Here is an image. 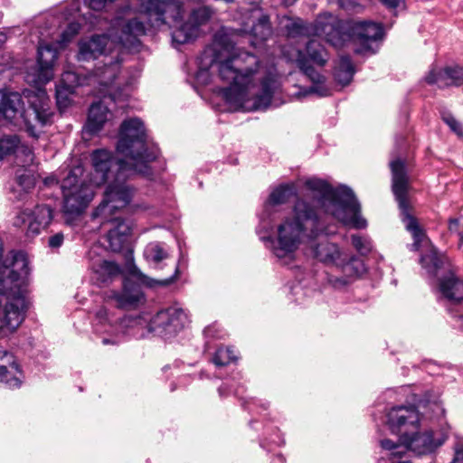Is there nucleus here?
Wrapping results in <instances>:
<instances>
[{
	"mask_svg": "<svg viewBox=\"0 0 463 463\" xmlns=\"http://www.w3.org/2000/svg\"><path fill=\"white\" fill-rule=\"evenodd\" d=\"M117 151L125 159H117L105 149L95 150L91 154L92 166L95 168L92 182L96 185L109 183L104 198L95 209L94 217H100L103 222H110L109 232L130 235L131 225L125 220L110 215L116 210L126 207L132 200L135 189L127 179L134 175L147 178L153 176L150 163L158 156V149L150 144L143 122L133 118L122 122L117 143Z\"/></svg>",
	"mask_w": 463,
	"mask_h": 463,
	"instance_id": "obj_1",
	"label": "nucleus"
},
{
	"mask_svg": "<svg viewBox=\"0 0 463 463\" xmlns=\"http://www.w3.org/2000/svg\"><path fill=\"white\" fill-rule=\"evenodd\" d=\"M77 76L75 73L66 71L62 74L61 82L58 85L56 90L57 105L61 108H66L69 104V94H71L74 90L73 83H76Z\"/></svg>",
	"mask_w": 463,
	"mask_h": 463,
	"instance_id": "obj_29",
	"label": "nucleus"
},
{
	"mask_svg": "<svg viewBox=\"0 0 463 463\" xmlns=\"http://www.w3.org/2000/svg\"><path fill=\"white\" fill-rule=\"evenodd\" d=\"M7 279L14 283L8 291L0 290V338L14 332L25 317L28 302L24 288L29 275V267L24 252H14L10 265H5Z\"/></svg>",
	"mask_w": 463,
	"mask_h": 463,
	"instance_id": "obj_5",
	"label": "nucleus"
},
{
	"mask_svg": "<svg viewBox=\"0 0 463 463\" xmlns=\"http://www.w3.org/2000/svg\"><path fill=\"white\" fill-rule=\"evenodd\" d=\"M58 184H59V181L55 176L52 175V176L46 177L43 180V187L40 188L41 189L40 198L43 199V198L51 197L52 195V194L49 193L47 190L49 188L52 187L53 185H58Z\"/></svg>",
	"mask_w": 463,
	"mask_h": 463,
	"instance_id": "obj_41",
	"label": "nucleus"
},
{
	"mask_svg": "<svg viewBox=\"0 0 463 463\" xmlns=\"http://www.w3.org/2000/svg\"><path fill=\"white\" fill-rule=\"evenodd\" d=\"M261 0H249L251 5H258Z\"/></svg>",
	"mask_w": 463,
	"mask_h": 463,
	"instance_id": "obj_55",
	"label": "nucleus"
},
{
	"mask_svg": "<svg viewBox=\"0 0 463 463\" xmlns=\"http://www.w3.org/2000/svg\"><path fill=\"white\" fill-rule=\"evenodd\" d=\"M131 278H126L121 292L111 291L107 298L112 299L116 307L121 309H135L145 303V294L141 285L154 287L156 285L167 286L175 281L178 274V267H175L174 274L165 279L156 280L143 274L137 267L131 271Z\"/></svg>",
	"mask_w": 463,
	"mask_h": 463,
	"instance_id": "obj_9",
	"label": "nucleus"
},
{
	"mask_svg": "<svg viewBox=\"0 0 463 463\" xmlns=\"http://www.w3.org/2000/svg\"><path fill=\"white\" fill-rule=\"evenodd\" d=\"M442 120L449 127L458 137L463 138V125L450 113H443Z\"/></svg>",
	"mask_w": 463,
	"mask_h": 463,
	"instance_id": "obj_38",
	"label": "nucleus"
},
{
	"mask_svg": "<svg viewBox=\"0 0 463 463\" xmlns=\"http://www.w3.org/2000/svg\"><path fill=\"white\" fill-rule=\"evenodd\" d=\"M142 5L151 27L179 23L183 16V5L178 0H146Z\"/></svg>",
	"mask_w": 463,
	"mask_h": 463,
	"instance_id": "obj_14",
	"label": "nucleus"
},
{
	"mask_svg": "<svg viewBox=\"0 0 463 463\" xmlns=\"http://www.w3.org/2000/svg\"><path fill=\"white\" fill-rule=\"evenodd\" d=\"M82 173L83 169L80 165L75 166L69 172L61 185L63 194V212L71 217L79 216L85 211L94 196L92 185L97 186L92 182L94 167L90 177L91 184L80 180Z\"/></svg>",
	"mask_w": 463,
	"mask_h": 463,
	"instance_id": "obj_10",
	"label": "nucleus"
},
{
	"mask_svg": "<svg viewBox=\"0 0 463 463\" xmlns=\"http://www.w3.org/2000/svg\"><path fill=\"white\" fill-rule=\"evenodd\" d=\"M188 323V317L184 309L176 307H171L161 310L152 318L149 324V330L156 335L169 338Z\"/></svg>",
	"mask_w": 463,
	"mask_h": 463,
	"instance_id": "obj_15",
	"label": "nucleus"
},
{
	"mask_svg": "<svg viewBox=\"0 0 463 463\" xmlns=\"http://www.w3.org/2000/svg\"><path fill=\"white\" fill-rule=\"evenodd\" d=\"M108 241L109 243V247L113 251H120L128 241V235H121L117 233L116 232H108Z\"/></svg>",
	"mask_w": 463,
	"mask_h": 463,
	"instance_id": "obj_36",
	"label": "nucleus"
},
{
	"mask_svg": "<svg viewBox=\"0 0 463 463\" xmlns=\"http://www.w3.org/2000/svg\"><path fill=\"white\" fill-rule=\"evenodd\" d=\"M144 256L156 269H161V262L169 258L167 250L158 241L148 243L145 248Z\"/></svg>",
	"mask_w": 463,
	"mask_h": 463,
	"instance_id": "obj_30",
	"label": "nucleus"
},
{
	"mask_svg": "<svg viewBox=\"0 0 463 463\" xmlns=\"http://www.w3.org/2000/svg\"><path fill=\"white\" fill-rule=\"evenodd\" d=\"M390 167L392 171V192L398 202L402 222L413 238L411 250H420V262L421 266L429 273L436 274L444 263V257L439 254L416 218L411 213V205L408 200L410 184L405 162L400 158L392 160L390 162Z\"/></svg>",
	"mask_w": 463,
	"mask_h": 463,
	"instance_id": "obj_4",
	"label": "nucleus"
},
{
	"mask_svg": "<svg viewBox=\"0 0 463 463\" xmlns=\"http://www.w3.org/2000/svg\"><path fill=\"white\" fill-rule=\"evenodd\" d=\"M27 98L29 107L24 109L19 93L11 92L2 95L0 112L13 125L19 128L25 127L30 135L36 137L35 128L50 124L54 113L51 99L44 90L30 91Z\"/></svg>",
	"mask_w": 463,
	"mask_h": 463,
	"instance_id": "obj_6",
	"label": "nucleus"
},
{
	"mask_svg": "<svg viewBox=\"0 0 463 463\" xmlns=\"http://www.w3.org/2000/svg\"><path fill=\"white\" fill-rule=\"evenodd\" d=\"M265 31L266 30H264V27H262V26H260L259 30H257V31L253 30V28L251 29L253 35L261 41L267 40L268 37L271 34V33H266Z\"/></svg>",
	"mask_w": 463,
	"mask_h": 463,
	"instance_id": "obj_49",
	"label": "nucleus"
},
{
	"mask_svg": "<svg viewBox=\"0 0 463 463\" xmlns=\"http://www.w3.org/2000/svg\"><path fill=\"white\" fill-rule=\"evenodd\" d=\"M391 454V463H410V461L408 459H404L403 458V454H396L394 452H396L398 449H388Z\"/></svg>",
	"mask_w": 463,
	"mask_h": 463,
	"instance_id": "obj_48",
	"label": "nucleus"
},
{
	"mask_svg": "<svg viewBox=\"0 0 463 463\" xmlns=\"http://www.w3.org/2000/svg\"><path fill=\"white\" fill-rule=\"evenodd\" d=\"M57 50L49 43H40L38 46L37 63L32 75L35 84H45L53 77V64L57 59Z\"/></svg>",
	"mask_w": 463,
	"mask_h": 463,
	"instance_id": "obj_18",
	"label": "nucleus"
},
{
	"mask_svg": "<svg viewBox=\"0 0 463 463\" xmlns=\"http://www.w3.org/2000/svg\"><path fill=\"white\" fill-rule=\"evenodd\" d=\"M339 262L340 265L335 266L353 282L366 271L365 265L360 258L354 256L347 258V256L343 253Z\"/></svg>",
	"mask_w": 463,
	"mask_h": 463,
	"instance_id": "obj_28",
	"label": "nucleus"
},
{
	"mask_svg": "<svg viewBox=\"0 0 463 463\" xmlns=\"http://www.w3.org/2000/svg\"><path fill=\"white\" fill-rule=\"evenodd\" d=\"M324 232L315 206L305 199H298L292 214L277 225L275 237L260 235V238L278 259L292 260L305 240L314 239Z\"/></svg>",
	"mask_w": 463,
	"mask_h": 463,
	"instance_id": "obj_3",
	"label": "nucleus"
},
{
	"mask_svg": "<svg viewBox=\"0 0 463 463\" xmlns=\"http://www.w3.org/2000/svg\"><path fill=\"white\" fill-rule=\"evenodd\" d=\"M335 16L331 14H323L317 16L314 23H307L301 19L290 22L286 25L288 34L296 36H319L323 37L329 44H337L340 38L334 34L335 32Z\"/></svg>",
	"mask_w": 463,
	"mask_h": 463,
	"instance_id": "obj_13",
	"label": "nucleus"
},
{
	"mask_svg": "<svg viewBox=\"0 0 463 463\" xmlns=\"http://www.w3.org/2000/svg\"><path fill=\"white\" fill-rule=\"evenodd\" d=\"M329 284L335 289H344L348 285L353 283L344 274L342 276H335L330 275L327 279Z\"/></svg>",
	"mask_w": 463,
	"mask_h": 463,
	"instance_id": "obj_40",
	"label": "nucleus"
},
{
	"mask_svg": "<svg viewBox=\"0 0 463 463\" xmlns=\"http://www.w3.org/2000/svg\"><path fill=\"white\" fill-rule=\"evenodd\" d=\"M117 28L108 34L93 35L89 40L80 43L78 60L90 61L105 55L107 50L114 52L118 49H136L139 46V37L146 33L143 22L137 18L128 21L117 18Z\"/></svg>",
	"mask_w": 463,
	"mask_h": 463,
	"instance_id": "obj_8",
	"label": "nucleus"
},
{
	"mask_svg": "<svg viewBox=\"0 0 463 463\" xmlns=\"http://www.w3.org/2000/svg\"><path fill=\"white\" fill-rule=\"evenodd\" d=\"M449 231L458 236L459 242H463V227L458 219H450L449 222Z\"/></svg>",
	"mask_w": 463,
	"mask_h": 463,
	"instance_id": "obj_42",
	"label": "nucleus"
},
{
	"mask_svg": "<svg viewBox=\"0 0 463 463\" xmlns=\"http://www.w3.org/2000/svg\"><path fill=\"white\" fill-rule=\"evenodd\" d=\"M305 185L334 218L356 229L366 227L367 222L361 216L360 204L350 188L345 185L334 188L327 182L317 178L307 180Z\"/></svg>",
	"mask_w": 463,
	"mask_h": 463,
	"instance_id": "obj_7",
	"label": "nucleus"
},
{
	"mask_svg": "<svg viewBox=\"0 0 463 463\" xmlns=\"http://www.w3.org/2000/svg\"><path fill=\"white\" fill-rule=\"evenodd\" d=\"M63 241H64L63 233L58 232L49 238L48 245L52 249H58L62 245Z\"/></svg>",
	"mask_w": 463,
	"mask_h": 463,
	"instance_id": "obj_43",
	"label": "nucleus"
},
{
	"mask_svg": "<svg viewBox=\"0 0 463 463\" xmlns=\"http://www.w3.org/2000/svg\"><path fill=\"white\" fill-rule=\"evenodd\" d=\"M381 2L389 9H395L404 3V0H381Z\"/></svg>",
	"mask_w": 463,
	"mask_h": 463,
	"instance_id": "obj_50",
	"label": "nucleus"
},
{
	"mask_svg": "<svg viewBox=\"0 0 463 463\" xmlns=\"http://www.w3.org/2000/svg\"><path fill=\"white\" fill-rule=\"evenodd\" d=\"M21 374L14 354L0 346V382L5 383L9 388H18L22 383Z\"/></svg>",
	"mask_w": 463,
	"mask_h": 463,
	"instance_id": "obj_22",
	"label": "nucleus"
},
{
	"mask_svg": "<svg viewBox=\"0 0 463 463\" xmlns=\"http://www.w3.org/2000/svg\"><path fill=\"white\" fill-rule=\"evenodd\" d=\"M102 343H103V345L115 344L114 341L108 339V338H103Z\"/></svg>",
	"mask_w": 463,
	"mask_h": 463,
	"instance_id": "obj_53",
	"label": "nucleus"
},
{
	"mask_svg": "<svg viewBox=\"0 0 463 463\" xmlns=\"http://www.w3.org/2000/svg\"><path fill=\"white\" fill-rule=\"evenodd\" d=\"M354 74V68L348 56H341L335 71V78L343 86L348 85Z\"/></svg>",
	"mask_w": 463,
	"mask_h": 463,
	"instance_id": "obj_31",
	"label": "nucleus"
},
{
	"mask_svg": "<svg viewBox=\"0 0 463 463\" xmlns=\"http://www.w3.org/2000/svg\"><path fill=\"white\" fill-rule=\"evenodd\" d=\"M430 409L437 416H443L444 414V409L439 403L431 404Z\"/></svg>",
	"mask_w": 463,
	"mask_h": 463,
	"instance_id": "obj_51",
	"label": "nucleus"
},
{
	"mask_svg": "<svg viewBox=\"0 0 463 463\" xmlns=\"http://www.w3.org/2000/svg\"><path fill=\"white\" fill-rule=\"evenodd\" d=\"M5 93L2 92V90H0V99H2V95H4Z\"/></svg>",
	"mask_w": 463,
	"mask_h": 463,
	"instance_id": "obj_56",
	"label": "nucleus"
},
{
	"mask_svg": "<svg viewBox=\"0 0 463 463\" xmlns=\"http://www.w3.org/2000/svg\"><path fill=\"white\" fill-rule=\"evenodd\" d=\"M439 291L449 301L460 302L463 300V280L453 272L440 279Z\"/></svg>",
	"mask_w": 463,
	"mask_h": 463,
	"instance_id": "obj_27",
	"label": "nucleus"
},
{
	"mask_svg": "<svg viewBox=\"0 0 463 463\" xmlns=\"http://www.w3.org/2000/svg\"><path fill=\"white\" fill-rule=\"evenodd\" d=\"M260 26L264 27L266 33H271V27L269 18L268 15H262L259 18L258 22L253 25V30H259Z\"/></svg>",
	"mask_w": 463,
	"mask_h": 463,
	"instance_id": "obj_44",
	"label": "nucleus"
},
{
	"mask_svg": "<svg viewBox=\"0 0 463 463\" xmlns=\"http://www.w3.org/2000/svg\"><path fill=\"white\" fill-rule=\"evenodd\" d=\"M297 189L294 184H283L276 187L269 194L268 204L279 205L285 203L288 200L295 195Z\"/></svg>",
	"mask_w": 463,
	"mask_h": 463,
	"instance_id": "obj_32",
	"label": "nucleus"
},
{
	"mask_svg": "<svg viewBox=\"0 0 463 463\" xmlns=\"http://www.w3.org/2000/svg\"><path fill=\"white\" fill-rule=\"evenodd\" d=\"M314 257L326 264L340 265L342 252L337 244L328 241H322L313 247Z\"/></svg>",
	"mask_w": 463,
	"mask_h": 463,
	"instance_id": "obj_26",
	"label": "nucleus"
},
{
	"mask_svg": "<svg viewBox=\"0 0 463 463\" xmlns=\"http://www.w3.org/2000/svg\"><path fill=\"white\" fill-rule=\"evenodd\" d=\"M448 439V432L441 430L436 432L428 430L424 432H417L411 436L406 432L401 437L402 443L398 444L391 439L381 440V446L384 449H398L396 454H404L407 450L422 455L434 451L441 446Z\"/></svg>",
	"mask_w": 463,
	"mask_h": 463,
	"instance_id": "obj_12",
	"label": "nucleus"
},
{
	"mask_svg": "<svg viewBox=\"0 0 463 463\" xmlns=\"http://www.w3.org/2000/svg\"><path fill=\"white\" fill-rule=\"evenodd\" d=\"M235 360L234 352L230 347L218 348L213 357V363L216 366H225Z\"/></svg>",
	"mask_w": 463,
	"mask_h": 463,
	"instance_id": "obj_35",
	"label": "nucleus"
},
{
	"mask_svg": "<svg viewBox=\"0 0 463 463\" xmlns=\"http://www.w3.org/2000/svg\"><path fill=\"white\" fill-rule=\"evenodd\" d=\"M218 64L220 78L230 86L222 90L226 102L236 109H264L270 104L275 88L274 78L264 77L260 86L253 81V75L259 68V58L241 51L228 59L218 61L215 56L211 65Z\"/></svg>",
	"mask_w": 463,
	"mask_h": 463,
	"instance_id": "obj_2",
	"label": "nucleus"
},
{
	"mask_svg": "<svg viewBox=\"0 0 463 463\" xmlns=\"http://www.w3.org/2000/svg\"><path fill=\"white\" fill-rule=\"evenodd\" d=\"M297 63L303 73L314 83V85L310 87L308 93H317L320 97L327 96L329 90L321 85L325 81V77L309 64L308 59L306 58L301 51L298 53Z\"/></svg>",
	"mask_w": 463,
	"mask_h": 463,
	"instance_id": "obj_24",
	"label": "nucleus"
},
{
	"mask_svg": "<svg viewBox=\"0 0 463 463\" xmlns=\"http://www.w3.org/2000/svg\"><path fill=\"white\" fill-rule=\"evenodd\" d=\"M7 40V35L5 32L0 31V48L5 44Z\"/></svg>",
	"mask_w": 463,
	"mask_h": 463,
	"instance_id": "obj_52",
	"label": "nucleus"
},
{
	"mask_svg": "<svg viewBox=\"0 0 463 463\" xmlns=\"http://www.w3.org/2000/svg\"><path fill=\"white\" fill-rule=\"evenodd\" d=\"M20 144L16 135H4L0 137V161L15 152Z\"/></svg>",
	"mask_w": 463,
	"mask_h": 463,
	"instance_id": "obj_34",
	"label": "nucleus"
},
{
	"mask_svg": "<svg viewBox=\"0 0 463 463\" xmlns=\"http://www.w3.org/2000/svg\"><path fill=\"white\" fill-rule=\"evenodd\" d=\"M450 463H463V442L458 441L454 446V457Z\"/></svg>",
	"mask_w": 463,
	"mask_h": 463,
	"instance_id": "obj_45",
	"label": "nucleus"
},
{
	"mask_svg": "<svg viewBox=\"0 0 463 463\" xmlns=\"http://www.w3.org/2000/svg\"><path fill=\"white\" fill-rule=\"evenodd\" d=\"M16 182L18 186L24 190L28 191L34 186L35 180L33 175L25 173L24 171L21 174H17Z\"/></svg>",
	"mask_w": 463,
	"mask_h": 463,
	"instance_id": "obj_39",
	"label": "nucleus"
},
{
	"mask_svg": "<svg viewBox=\"0 0 463 463\" xmlns=\"http://www.w3.org/2000/svg\"><path fill=\"white\" fill-rule=\"evenodd\" d=\"M93 279L99 287L111 283L121 274L120 267L114 261L101 260L93 265Z\"/></svg>",
	"mask_w": 463,
	"mask_h": 463,
	"instance_id": "obj_25",
	"label": "nucleus"
},
{
	"mask_svg": "<svg viewBox=\"0 0 463 463\" xmlns=\"http://www.w3.org/2000/svg\"><path fill=\"white\" fill-rule=\"evenodd\" d=\"M429 84L439 88L463 85V67L448 66L443 69H432L425 78Z\"/></svg>",
	"mask_w": 463,
	"mask_h": 463,
	"instance_id": "obj_21",
	"label": "nucleus"
},
{
	"mask_svg": "<svg viewBox=\"0 0 463 463\" xmlns=\"http://www.w3.org/2000/svg\"><path fill=\"white\" fill-rule=\"evenodd\" d=\"M88 4L90 8L95 11L102 10L108 3H111L114 0H84Z\"/></svg>",
	"mask_w": 463,
	"mask_h": 463,
	"instance_id": "obj_46",
	"label": "nucleus"
},
{
	"mask_svg": "<svg viewBox=\"0 0 463 463\" xmlns=\"http://www.w3.org/2000/svg\"><path fill=\"white\" fill-rule=\"evenodd\" d=\"M297 0H283L284 4L287 5H293Z\"/></svg>",
	"mask_w": 463,
	"mask_h": 463,
	"instance_id": "obj_54",
	"label": "nucleus"
},
{
	"mask_svg": "<svg viewBox=\"0 0 463 463\" xmlns=\"http://www.w3.org/2000/svg\"><path fill=\"white\" fill-rule=\"evenodd\" d=\"M114 52L116 55L105 54L94 69V75L100 85L112 84L120 71L122 49L115 50Z\"/></svg>",
	"mask_w": 463,
	"mask_h": 463,
	"instance_id": "obj_19",
	"label": "nucleus"
},
{
	"mask_svg": "<svg viewBox=\"0 0 463 463\" xmlns=\"http://www.w3.org/2000/svg\"><path fill=\"white\" fill-rule=\"evenodd\" d=\"M306 58L314 63L324 66L327 61V52L324 46L317 40H310L306 45Z\"/></svg>",
	"mask_w": 463,
	"mask_h": 463,
	"instance_id": "obj_33",
	"label": "nucleus"
},
{
	"mask_svg": "<svg viewBox=\"0 0 463 463\" xmlns=\"http://www.w3.org/2000/svg\"><path fill=\"white\" fill-rule=\"evenodd\" d=\"M213 13V9L206 5L193 10L188 21L172 33L173 41L183 44L194 38L198 33L199 27L205 24L212 18Z\"/></svg>",
	"mask_w": 463,
	"mask_h": 463,
	"instance_id": "obj_16",
	"label": "nucleus"
},
{
	"mask_svg": "<svg viewBox=\"0 0 463 463\" xmlns=\"http://www.w3.org/2000/svg\"><path fill=\"white\" fill-rule=\"evenodd\" d=\"M351 242L354 248L361 254L366 255L371 251L372 245L370 241L359 235H352Z\"/></svg>",
	"mask_w": 463,
	"mask_h": 463,
	"instance_id": "obj_37",
	"label": "nucleus"
},
{
	"mask_svg": "<svg viewBox=\"0 0 463 463\" xmlns=\"http://www.w3.org/2000/svg\"><path fill=\"white\" fill-rule=\"evenodd\" d=\"M111 115L109 109L101 102L93 103L89 110L88 119L84 126V133L90 136L101 130L105 122Z\"/></svg>",
	"mask_w": 463,
	"mask_h": 463,
	"instance_id": "obj_23",
	"label": "nucleus"
},
{
	"mask_svg": "<svg viewBox=\"0 0 463 463\" xmlns=\"http://www.w3.org/2000/svg\"><path fill=\"white\" fill-rule=\"evenodd\" d=\"M53 218V208L51 204L38 203L33 211H24L18 217L15 224H27V234L34 236L45 229Z\"/></svg>",
	"mask_w": 463,
	"mask_h": 463,
	"instance_id": "obj_17",
	"label": "nucleus"
},
{
	"mask_svg": "<svg viewBox=\"0 0 463 463\" xmlns=\"http://www.w3.org/2000/svg\"><path fill=\"white\" fill-rule=\"evenodd\" d=\"M79 30L78 24H71L68 28L61 33L62 42H69Z\"/></svg>",
	"mask_w": 463,
	"mask_h": 463,
	"instance_id": "obj_47",
	"label": "nucleus"
},
{
	"mask_svg": "<svg viewBox=\"0 0 463 463\" xmlns=\"http://www.w3.org/2000/svg\"><path fill=\"white\" fill-rule=\"evenodd\" d=\"M388 425L392 432L398 433L402 428L415 427L420 421V414L414 406L392 408L388 415Z\"/></svg>",
	"mask_w": 463,
	"mask_h": 463,
	"instance_id": "obj_20",
	"label": "nucleus"
},
{
	"mask_svg": "<svg viewBox=\"0 0 463 463\" xmlns=\"http://www.w3.org/2000/svg\"><path fill=\"white\" fill-rule=\"evenodd\" d=\"M335 32L334 34L340 38V43L333 44L335 48H340L349 41H354L361 44V47L355 50L356 53L371 51L370 43L381 39L383 35L382 24L372 21H355L339 20L335 16Z\"/></svg>",
	"mask_w": 463,
	"mask_h": 463,
	"instance_id": "obj_11",
	"label": "nucleus"
}]
</instances>
